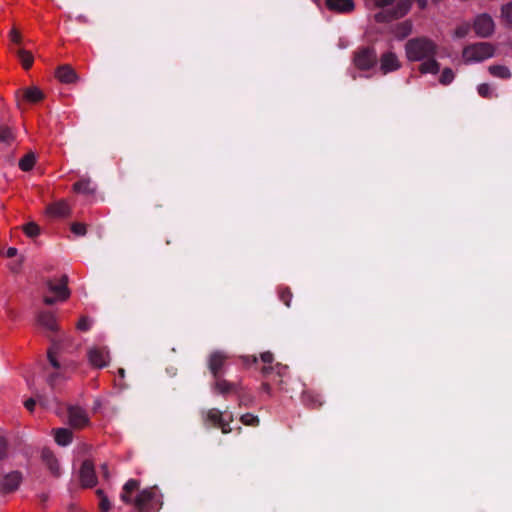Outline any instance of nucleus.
<instances>
[{
  "mask_svg": "<svg viewBox=\"0 0 512 512\" xmlns=\"http://www.w3.org/2000/svg\"><path fill=\"white\" fill-rule=\"evenodd\" d=\"M37 401H38L42 406H44V407H48V406H49L48 401H47L44 397H42V396H38V397H37V400H36V399H34V398H29V399H27V400L24 402V406H25V408H26L27 410H29V411H33L34 406H35V404H36V402H37Z\"/></svg>",
  "mask_w": 512,
  "mask_h": 512,
  "instance_id": "29",
  "label": "nucleus"
},
{
  "mask_svg": "<svg viewBox=\"0 0 512 512\" xmlns=\"http://www.w3.org/2000/svg\"><path fill=\"white\" fill-rule=\"evenodd\" d=\"M38 323L47 330L54 331L57 329L55 317L49 312H41L38 316Z\"/></svg>",
  "mask_w": 512,
  "mask_h": 512,
  "instance_id": "18",
  "label": "nucleus"
},
{
  "mask_svg": "<svg viewBox=\"0 0 512 512\" xmlns=\"http://www.w3.org/2000/svg\"><path fill=\"white\" fill-rule=\"evenodd\" d=\"M276 368L278 369V374L282 375L283 374V370L286 369L285 366H282L280 364H277Z\"/></svg>",
  "mask_w": 512,
  "mask_h": 512,
  "instance_id": "50",
  "label": "nucleus"
},
{
  "mask_svg": "<svg viewBox=\"0 0 512 512\" xmlns=\"http://www.w3.org/2000/svg\"><path fill=\"white\" fill-rule=\"evenodd\" d=\"M494 47L487 42H480L464 48L462 57L466 64L482 62L493 57Z\"/></svg>",
  "mask_w": 512,
  "mask_h": 512,
  "instance_id": "3",
  "label": "nucleus"
},
{
  "mask_svg": "<svg viewBox=\"0 0 512 512\" xmlns=\"http://www.w3.org/2000/svg\"><path fill=\"white\" fill-rule=\"evenodd\" d=\"M470 30V27L468 24H462L459 27L456 28L454 32L455 38H464Z\"/></svg>",
  "mask_w": 512,
  "mask_h": 512,
  "instance_id": "37",
  "label": "nucleus"
},
{
  "mask_svg": "<svg viewBox=\"0 0 512 512\" xmlns=\"http://www.w3.org/2000/svg\"><path fill=\"white\" fill-rule=\"evenodd\" d=\"M24 98L29 102H38L44 98L43 92L36 86L24 90Z\"/></svg>",
  "mask_w": 512,
  "mask_h": 512,
  "instance_id": "24",
  "label": "nucleus"
},
{
  "mask_svg": "<svg viewBox=\"0 0 512 512\" xmlns=\"http://www.w3.org/2000/svg\"><path fill=\"white\" fill-rule=\"evenodd\" d=\"M89 363L96 368H103L108 365L110 358L106 348L91 347L88 350Z\"/></svg>",
  "mask_w": 512,
  "mask_h": 512,
  "instance_id": "4",
  "label": "nucleus"
},
{
  "mask_svg": "<svg viewBox=\"0 0 512 512\" xmlns=\"http://www.w3.org/2000/svg\"><path fill=\"white\" fill-rule=\"evenodd\" d=\"M98 495L100 496V508L102 511L107 512L111 509V503L106 495H104L102 490L97 491Z\"/></svg>",
  "mask_w": 512,
  "mask_h": 512,
  "instance_id": "34",
  "label": "nucleus"
},
{
  "mask_svg": "<svg viewBox=\"0 0 512 512\" xmlns=\"http://www.w3.org/2000/svg\"><path fill=\"white\" fill-rule=\"evenodd\" d=\"M7 455V441L5 437L0 433V459Z\"/></svg>",
  "mask_w": 512,
  "mask_h": 512,
  "instance_id": "39",
  "label": "nucleus"
},
{
  "mask_svg": "<svg viewBox=\"0 0 512 512\" xmlns=\"http://www.w3.org/2000/svg\"><path fill=\"white\" fill-rule=\"evenodd\" d=\"M416 1H417L418 6L421 9L426 8L428 0H416Z\"/></svg>",
  "mask_w": 512,
  "mask_h": 512,
  "instance_id": "48",
  "label": "nucleus"
},
{
  "mask_svg": "<svg viewBox=\"0 0 512 512\" xmlns=\"http://www.w3.org/2000/svg\"><path fill=\"white\" fill-rule=\"evenodd\" d=\"M15 141V135L11 128L7 126L0 127V142L10 146Z\"/></svg>",
  "mask_w": 512,
  "mask_h": 512,
  "instance_id": "26",
  "label": "nucleus"
},
{
  "mask_svg": "<svg viewBox=\"0 0 512 512\" xmlns=\"http://www.w3.org/2000/svg\"><path fill=\"white\" fill-rule=\"evenodd\" d=\"M502 18L509 24H512V2L502 7Z\"/></svg>",
  "mask_w": 512,
  "mask_h": 512,
  "instance_id": "35",
  "label": "nucleus"
},
{
  "mask_svg": "<svg viewBox=\"0 0 512 512\" xmlns=\"http://www.w3.org/2000/svg\"><path fill=\"white\" fill-rule=\"evenodd\" d=\"M491 75L501 79H508L511 77V72L508 67L503 65H491L488 68Z\"/></svg>",
  "mask_w": 512,
  "mask_h": 512,
  "instance_id": "25",
  "label": "nucleus"
},
{
  "mask_svg": "<svg viewBox=\"0 0 512 512\" xmlns=\"http://www.w3.org/2000/svg\"><path fill=\"white\" fill-rule=\"evenodd\" d=\"M57 299V297H45L44 302L48 305H52Z\"/></svg>",
  "mask_w": 512,
  "mask_h": 512,
  "instance_id": "46",
  "label": "nucleus"
},
{
  "mask_svg": "<svg viewBox=\"0 0 512 512\" xmlns=\"http://www.w3.org/2000/svg\"><path fill=\"white\" fill-rule=\"evenodd\" d=\"M401 67L397 55L393 52H386L380 58V69L383 74L398 70Z\"/></svg>",
  "mask_w": 512,
  "mask_h": 512,
  "instance_id": "9",
  "label": "nucleus"
},
{
  "mask_svg": "<svg viewBox=\"0 0 512 512\" xmlns=\"http://www.w3.org/2000/svg\"><path fill=\"white\" fill-rule=\"evenodd\" d=\"M124 373H125L124 369H122V368H121V369H119V375H120L121 377H124Z\"/></svg>",
  "mask_w": 512,
  "mask_h": 512,
  "instance_id": "51",
  "label": "nucleus"
},
{
  "mask_svg": "<svg viewBox=\"0 0 512 512\" xmlns=\"http://www.w3.org/2000/svg\"><path fill=\"white\" fill-rule=\"evenodd\" d=\"M206 419L214 424H217L223 433H229L231 429L225 423L221 412L217 409H210L206 413Z\"/></svg>",
  "mask_w": 512,
  "mask_h": 512,
  "instance_id": "16",
  "label": "nucleus"
},
{
  "mask_svg": "<svg viewBox=\"0 0 512 512\" xmlns=\"http://www.w3.org/2000/svg\"><path fill=\"white\" fill-rule=\"evenodd\" d=\"M76 20H78L79 22H82V23H87L89 21L88 18L82 14L78 15L76 17Z\"/></svg>",
  "mask_w": 512,
  "mask_h": 512,
  "instance_id": "47",
  "label": "nucleus"
},
{
  "mask_svg": "<svg viewBox=\"0 0 512 512\" xmlns=\"http://www.w3.org/2000/svg\"><path fill=\"white\" fill-rule=\"evenodd\" d=\"M70 213V207L64 200L55 202L47 207L46 214L52 217H64Z\"/></svg>",
  "mask_w": 512,
  "mask_h": 512,
  "instance_id": "14",
  "label": "nucleus"
},
{
  "mask_svg": "<svg viewBox=\"0 0 512 512\" xmlns=\"http://www.w3.org/2000/svg\"><path fill=\"white\" fill-rule=\"evenodd\" d=\"M48 359L53 368L60 369V364L51 350L48 351Z\"/></svg>",
  "mask_w": 512,
  "mask_h": 512,
  "instance_id": "42",
  "label": "nucleus"
},
{
  "mask_svg": "<svg viewBox=\"0 0 512 512\" xmlns=\"http://www.w3.org/2000/svg\"><path fill=\"white\" fill-rule=\"evenodd\" d=\"M411 7V0H397L392 11H389L391 18H399L404 16ZM388 10H384L375 15L377 21H384L386 19Z\"/></svg>",
  "mask_w": 512,
  "mask_h": 512,
  "instance_id": "6",
  "label": "nucleus"
},
{
  "mask_svg": "<svg viewBox=\"0 0 512 512\" xmlns=\"http://www.w3.org/2000/svg\"><path fill=\"white\" fill-rule=\"evenodd\" d=\"M261 359L265 363H271L273 361V355L271 352H264L261 354Z\"/></svg>",
  "mask_w": 512,
  "mask_h": 512,
  "instance_id": "44",
  "label": "nucleus"
},
{
  "mask_svg": "<svg viewBox=\"0 0 512 512\" xmlns=\"http://www.w3.org/2000/svg\"><path fill=\"white\" fill-rule=\"evenodd\" d=\"M54 438L58 445L67 446L72 441V432L67 428H59L54 431Z\"/></svg>",
  "mask_w": 512,
  "mask_h": 512,
  "instance_id": "19",
  "label": "nucleus"
},
{
  "mask_svg": "<svg viewBox=\"0 0 512 512\" xmlns=\"http://www.w3.org/2000/svg\"><path fill=\"white\" fill-rule=\"evenodd\" d=\"M73 188L74 191L85 195H90L95 192V186L89 179H84L75 183Z\"/></svg>",
  "mask_w": 512,
  "mask_h": 512,
  "instance_id": "21",
  "label": "nucleus"
},
{
  "mask_svg": "<svg viewBox=\"0 0 512 512\" xmlns=\"http://www.w3.org/2000/svg\"><path fill=\"white\" fill-rule=\"evenodd\" d=\"M16 54L19 57L22 65L25 69H28L31 67V65L33 63V56L29 51L24 50V49H18L16 51Z\"/></svg>",
  "mask_w": 512,
  "mask_h": 512,
  "instance_id": "28",
  "label": "nucleus"
},
{
  "mask_svg": "<svg viewBox=\"0 0 512 512\" xmlns=\"http://www.w3.org/2000/svg\"><path fill=\"white\" fill-rule=\"evenodd\" d=\"M263 372H264V373H268V372H269V368H264V369H263Z\"/></svg>",
  "mask_w": 512,
  "mask_h": 512,
  "instance_id": "53",
  "label": "nucleus"
},
{
  "mask_svg": "<svg viewBox=\"0 0 512 512\" xmlns=\"http://www.w3.org/2000/svg\"><path fill=\"white\" fill-rule=\"evenodd\" d=\"M80 480L82 485L85 487H92L97 483L94 466L89 460L84 461L81 466Z\"/></svg>",
  "mask_w": 512,
  "mask_h": 512,
  "instance_id": "7",
  "label": "nucleus"
},
{
  "mask_svg": "<svg viewBox=\"0 0 512 512\" xmlns=\"http://www.w3.org/2000/svg\"><path fill=\"white\" fill-rule=\"evenodd\" d=\"M376 62V54L373 50L363 49L355 57V65L362 70L371 68Z\"/></svg>",
  "mask_w": 512,
  "mask_h": 512,
  "instance_id": "10",
  "label": "nucleus"
},
{
  "mask_svg": "<svg viewBox=\"0 0 512 512\" xmlns=\"http://www.w3.org/2000/svg\"><path fill=\"white\" fill-rule=\"evenodd\" d=\"M18 253V250L15 248V247H10L7 252H6V255L7 257L11 258V257H14L16 256Z\"/></svg>",
  "mask_w": 512,
  "mask_h": 512,
  "instance_id": "45",
  "label": "nucleus"
},
{
  "mask_svg": "<svg viewBox=\"0 0 512 512\" xmlns=\"http://www.w3.org/2000/svg\"><path fill=\"white\" fill-rule=\"evenodd\" d=\"M215 389L221 394H227L234 389V386L225 380H218L215 384Z\"/></svg>",
  "mask_w": 512,
  "mask_h": 512,
  "instance_id": "31",
  "label": "nucleus"
},
{
  "mask_svg": "<svg viewBox=\"0 0 512 512\" xmlns=\"http://www.w3.org/2000/svg\"><path fill=\"white\" fill-rule=\"evenodd\" d=\"M241 420L246 425H253L258 422V419L256 416L252 414H245L241 417Z\"/></svg>",
  "mask_w": 512,
  "mask_h": 512,
  "instance_id": "40",
  "label": "nucleus"
},
{
  "mask_svg": "<svg viewBox=\"0 0 512 512\" xmlns=\"http://www.w3.org/2000/svg\"><path fill=\"white\" fill-rule=\"evenodd\" d=\"M411 32L412 23L410 21H404L402 23H399L393 31L394 36L399 40L407 37Z\"/></svg>",
  "mask_w": 512,
  "mask_h": 512,
  "instance_id": "23",
  "label": "nucleus"
},
{
  "mask_svg": "<svg viewBox=\"0 0 512 512\" xmlns=\"http://www.w3.org/2000/svg\"><path fill=\"white\" fill-rule=\"evenodd\" d=\"M91 326V321L88 319V318H82L80 319V321L78 322V329L80 330H83V331H86L90 328Z\"/></svg>",
  "mask_w": 512,
  "mask_h": 512,
  "instance_id": "41",
  "label": "nucleus"
},
{
  "mask_svg": "<svg viewBox=\"0 0 512 512\" xmlns=\"http://www.w3.org/2000/svg\"><path fill=\"white\" fill-rule=\"evenodd\" d=\"M421 65H420V71L424 74L430 73V74H436L440 70L439 63L433 58H426Z\"/></svg>",
  "mask_w": 512,
  "mask_h": 512,
  "instance_id": "22",
  "label": "nucleus"
},
{
  "mask_svg": "<svg viewBox=\"0 0 512 512\" xmlns=\"http://www.w3.org/2000/svg\"><path fill=\"white\" fill-rule=\"evenodd\" d=\"M48 289L51 293L55 294L57 299L65 300L69 297V291L67 288L66 277H63L58 282L48 281L47 282Z\"/></svg>",
  "mask_w": 512,
  "mask_h": 512,
  "instance_id": "11",
  "label": "nucleus"
},
{
  "mask_svg": "<svg viewBox=\"0 0 512 512\" xmlns=\"http://www.w3.org/2000/svg\"><path fill=\"white\" fill-rule=\"evenodd\" d=\"M436 51L435 43L427 38H414L405 45L406 56L410 61H422L434 57Z\"/></svg>",
  "mask_w": 512,
  "mask_h": 512,
  "instance_id": "2",
  "label": "nucleus"
},
{
  "mask_svg": "<svg viewBox=\"0 0 512 512\" xmlns=\"http://www.w3.org/2000/svg\"><path fill=\"white\" fill-rule=\"evenodd\" d=\"M314 3L318 4L319 0H312Z\"/></svg>",
  "mask_w": 512,
  "mask_h": 512,
  "instance_id": "55",
  "label": "nucleus"
},
{
  "mask_svg": "<svg viewBox=\"0 0 512 512\" xmlns=\"http://www.w3.org/2000/svg\"><path fill=\"white\" fill-rule=\"evenodd\" d=\"M139 486V481L135 479L128 480L124 484L122 493L120 494L121 500L126 504H133L142 512H149L162 505L156 487L145 488L141 490L135 498H132L131 494L137 491Z\"/></svg>",
  "mask_w": 512,
  "mask_h": 512,
  "instance_id": "1",
  "label": "nucleus"
},
{
  "mask_svg": "<svg viewBox=\"0 0 512 512\" xmlns=\"http://www.w3.org/2000/svg\"><path fill=\"white\" fill-rule=\"evenodd\" d=\"M59 376V374H53V375H50L49 378H48V382L49 384L53 385L55 383V380L56 378Z\"/></svg>",
  "mask_w": 512,
  "mask_h": 512,
  "instance_id": "49",
  "label": "nucleus"
},
{
  "mask_svg": "<svg viewBox=\"0 0 512 512\" xmlns=\"http://www.w3.org/2000/svg\"><path fill=\"white\" fill-rule=\"evenodd\" d=\"M326 7L338 14H348L355 9V3L353 0H326Z\"/></svg>",
  "mask_w": 512,
  "mask_h": 512,
  "instance_id": "8",
  "label": "nucleus"
},
{
  "mask_svg": "<svg viewBox=\"0 0 512 512\" xmlns=\"http://www.w3.org/2000/svg\"><path fill=\"white\" fill-rule=\"evenodd\" d=\"M478 90V93L482 96V97H492L493 96V89L491 88V86L489 84H480L477 88Z\"/></svg>",
  "mask_w": 512,
  "mask_h": 512,
  "instance_id": "36",
  "label": "nucleus"
},
{
  "mask_svg": "<svg viewBox=\"0 0 512 512\" xmlns=\"http://www.w3.org/2000/svg\"><path fill=\"white\" fill-rule=\"evenodd\" d=\"M494 22L487 14L479 15L474 21V30L480 37H488L494 31Z\"/></svg>",
  "mask_w": 512,
  "mask_h": 512,
  "instance_id": "5",
  "label": "nucleus"
},
{
  "mask_svg": "<svg viewBox=\"0 0 512 512\" xmlns=\"http://www.w3.org/2000/svg\"><path fill=\"white\" fill-rule=\"evenodd\" d=\"M36 155L33 152L28 153L19 161V167L23 171H29L33 168Z\"/></svg>",
  "mask_w": 512,
  "mask_h": 512,
  "instance_id": "27",
  "label": "nucleus"
},
{
  "mask_svg": "<svg viewBox=\"0 0 512 512\" xmlns=\"http://www.w3.org/2000/svg\"><path fill=\"white\" fill-rule=\"evenodd\" d=\"M395 0H365L368 7L386 8L394 3Z\"/></svg>",
  "mask_w": 512,
  "mask_h": 512,
  "instance_id": "32",
  "label": "nucleus"
},
{
  "mask_svg": "<svg viewBox=\"0 0 512 512\" xmlns=\"http://www.w3.org/2000/svg\"><path fill=\"white\" fill-rule=\"evenodd\" d=\"M11 40L15 43H20L21 41V35L20 33L15 29L13 28L11 31H10V34H9Z\"/></svg>",
  "mask_w": 512,
  "mask_h": 512,
  "instance_id": "43",
  "label": "nucleus"
},
{
  "mask_svg": "<svg viewBox=\"0 0 512 512\" xmlns=\"http://www.w3.org/2000/svg\"><path fill=\"white\" fill-rule=\"evenodd\" d=\"M69 422L74 427H82L88 422L86 412L80 408L71 406L68 410Z\"/></svg>",
  "mask_w": 512,
  "mask_h": 512,
  "instance_id": "12",
  "label": "nucleus"
},
{
  "mask_svg": "<svg viewBox=\"0 0 512 512\" xmlns=\"http://www.w3.org/2000/svg\"><path fill=\"white\" fill-rule=\"evenodd\" d=\"M56 77L62 83L70 84L78 80L76 72L68 65L59 67L56 71Z\"/></svg>",
  "mask_w": 512,
  "mask_h": 512,
  "instance_id": "15",
  "label": "nucleus"
},
{
  "mask_svg": "<svg viewBox=\"0 0 512 512\" xmlns=\"http://www.w3.org/2000/svg\"><path fill=\"white\" fill-rule=\"evenodd\" d=\"M453 79H454L453 71L449 68H446L442 71L439 81L443 85H448L453 81Z\"/></svg>",
  "mask_w": 512,
  "mask_h": 512,
  "instance_id": "33",
  "label": "nucleus"
},
{
  "mask_svg": "<svg viewBox=\"0 0 512 512\" xmlns=\"http://www.w3.org/2000/svg\"><path fill=\"white\" fill-rule=\"evenodd\" d=\"M264 388L266 391H269V389H270L268 385H265Z\"/></svg>",
  "mask_w": 512,
  "mask_h": 512,
  "instance_id": "54",
  "label": "nucleus"
},
{
  "mask_svg": "<svg viewBox=\"0 0 512 512\" xmlns=\"http://www.w3.org/2000/svg\"><path fill=\"white\" fill-rule=\"evenodd\" d=\"M22 481L21 474L19 472H10L6 474L1 481V488L6 492L16 490Z\"/></svg>",
  "mask_w": 512,
  "mask_h": 512,
  "instance_id": "13",
  "label": "nucleus"
},
{
  "mask_svg": "<svg viewBox=\"0 0 512 512\" xmlns=\"http://www.w3.org/2000/svg\"><path fill=\"white\" fill-rule=\"evenodd\" d=\"M102 469L104 471V474L107 475V466L105 464L102 465Z\"/></svg>",
  "mask_w": 512,
  "mask_h": 512,
  "instance_id": "52",
  "label": "nucleus"
},
{
  "mask_svg": "<svg viewBox=\"0 0 512 512\" xmlns=\"http://www.w3.org/2000/svg\"><path fill=\"white\" fill-rule=\"evenodd\" d=\"M42 460L44 461L45 465L48 467V469L54 474L59 475L60 474V465L57 460V458L54 456V454L50 450H43L42 451Z\"/></svg>",
  "mask_w": 512,
  "mask_h": 512,
  "instance_id": "17",
  "label": "nucleus"
},
{
  "mask_svg": "<svg viewBox=\"0 0 512 512\" xmlns=\"http://www.w3.org/2000/svg\"><path fill=\"white\" fill-rule=\"evenodd\" d=\"M225 358L226 356L221 352H215L210 356L209 369L214 374V376L217 375L218 371L222 367Z\"/></svg>",
  "mask_w": 512,
  "mask_h": 512,
  "instance_id": "20",
  "label": "nucleus"
},
{
  "mask_svg": "<svg viewBox=\"0 0 512 512\" xmlns=\"http://www.w3.org/2000/svg\"><path fill=\"white\" fill-rule=\"evenodd\" d=\"M72 231L73 233H75L76 235H85L86 233V226L82 223H75L72 225Z\"/></svg>",
  "mask_w": 512,
  "mask_h": 512,
  "instance_id": "38",
  "label": "nucleus"
},
{
  "mask_svg": "<svg viewBox=\"0 0 512 512\" xmlns=\"http://www.w3.org/2000/svg\"><path fill=\"white\" fill-rule=\"evenodd\" d=\"M23 230L28 237H36L40 234V228L35 222H29Z\"/></svg>",
  "mask_w": 512,
  "mask_h": 512,
  "instance_id": "30",
  "label": "nucleus"
}]
</instances>
